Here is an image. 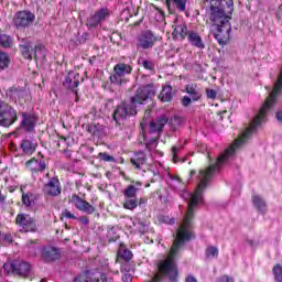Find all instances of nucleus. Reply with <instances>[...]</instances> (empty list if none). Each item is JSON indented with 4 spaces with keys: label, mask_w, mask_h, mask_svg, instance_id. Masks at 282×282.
<instances>
[{
    "label": "nucleus",
    "mask_w": 282,
    "mask_h": 282,
    "mask_svg": "<svg viewBox=\"0 0 282 282\" xmlns=\"http://www.w3.org/2000/svg\"><path fill=\"white\" fill-rule=\"evenodd\" d=\"M274 281L282 282V265L275 264L272 269Z\"/></svg>",
    "instance_id": "obj_38"
},
{
    "label": "nucleus",
    "mask_w": 282,
    "mask_h": 282,
    "mask_svg": "<svg viewBox=\"0 0 282 282\" xmlns=\"http://www.w3.org/2000/svg\"><path fill=\"white\" fill-rule=\"evenodd\" d=\"M80 86V74L70 70L67 76H65L62 87L66 89V91H72L73 94H76V90H78V87Z\"/></svg>",
    "instance_id": "obj_11"
},
{
    "label": "nucleus",
    "mask_w": 282,
    "mask_h": 282,
    "mask_svg": "<svg viewBox=\"0 0 282 282\" xmlns=\"http://www.w3.org/2000/svg\"><path fill=\"white\" fill-rule=\"evenodd\" d=\"M0 45L1 47H12V37L8 34L0 33Z\"/></svg>",
    "instance_id": "obj_35"
},
{
    "label": "nucleus",
    "mask_w": 282,
    "mask_h": 282,
    "mask_svg": "<svg viewBox=\"0 0 282 282\" xmlns=\"http://www.w3.org/2000/svg\"><path fill=\"white\" fill-rule=\"evenodd\" d=\"M108 243H116L118 239H120V235L118 234V229L113 226H108L107 231Z\"/></svg>",
    "instance_id": "obj_29"
},
{
    "label": "nucleus",
    "mask_w": 282,
    "mask_h": 282,
    "mask_svg": "<svg viewBox=\"0 0 282 282\" xmlns=\"http://www.w3.org/2000/svg\"><path fill=\"white\" fill-rule=\"evenodd\" d=\"M133 226H135L141 235L149 232V223L147 219L140 217L134 218Z\"/></svg>",
    "instance_id": "obj_27"
},
{
    "label": "nucleus",
    "mask_w": 282,
    "mask_h": 282,
    "mask_svg": "<svg viewBox=\"0 0 282 282\" xmlns=\"http://www.w3.org/2000/svg\"><path fill=\"white\" fill-rule=\"evenodd\" d=\"M28 252L31 257H36V245L34 241L28 243Z\"/></svg>",
    "instance_id": "obj_44"
},
{
    "label": "nucleus",
    "mask_w": 282,
    "mask_h": 282,
    "mask_svg": "<svg viewBox=\"0 0 282 282\" xmlns=\"http://www.w3.org/2000/svg\"><path fill=\"white\" fill-rule=\"evenodd\" d=\"M152 173H153V175H158V172H155V171H152Z\"/></svg>",
    "instance_id": "obj_63"
},
{
    "label": "nucleus",
    "mask_w": 282,
    "mask_h": 282,
    "mask_svg": "<svg viewBox=\"0 0 282 282\" xmlns=\"http://www.w3.org/2000/svg\"><path fill=\"white\" fill-rule=\"evenodd\" d=\"M159 98L162 102H171L173 100V87L165 86L162 88Z\"/></svg>",
    "instance_id": "obj_24"
},
{
    "label": "nucleus",
    "mask_w": 282,
    "mask_h": 282,
    "mask_svg": "<svg viewBox=\"0 0 282 282\" xmlns=\"http://www.w3.org/2000/svg\"><path fill=\"white\" fill-rule=\"evenodd\" d=\"M187 41L191 43V45H193V47H197L198 50H204L206 47V44H204V40H202L199 33L195 31L188 32Z\"/></svg>",
    "instance_id": "obj_21"
},
{
    "label": "nucleus",
    "mask_w": 282,
    "mask_h": 282,
    "mask_svg": "<svg viewBox=\"0 0 282 282\" xmlns=\"http://www.w3.org/2000/svg\"><path fill=\"white\" fill-rule=\"evenodd\" d=\"M133 72V67L126 63H119L113 67V74L110 75L109 80L112 85H124L127 79L124 76L131 74Z\"/></svg>",
    "instance_id": "obj_8"
},
{
    "label": "nucleus",
    "mask_w": 282,
    "mask_h": 282,
    "mask_svg": "<svg viewBox=\"0 0 282 282\" xmlns=\"http://www.w3.org/2000/svg\"><path fill=\"white\" fill-rule=\"evenodd\" d=\"M275 117H276V120H278L279 122H282V110H279V111L276 112Z\"/></svg>",
    "instance_id": "obj_56"
},
{
    "label": "nucleus",
    "mask_w": 282,
    "mask_h": 282,
    "mask_svg": "<svg viewBox=\"0 0 282 282\" xmlns=\"http://www.w3.org/2000/svg\"><path fill=\"white\" fill-rule=\"evenodd\" d=\"M164 128H162V126L160 123H158V121H152L150 123V133H161V131L163 130Z\"/></svg>",
    "instance_id": "obj_42"
},
{
    "label": "nucleus",
    "mask_w": 282,
    "mask_h": 282,
    "mask_svg": "<svg viewBox=\"0 0 282 282\" xmlns=\"http://www.w3.org/2000/svg\"><path fill=\"white\" fill-rule=\"evenodd\" d=\"M88 133H91L95 138H102V126L90 124L88 126Z\"/></svg>",
    "instance_id": "obj_30"
},
{
    "label": "nucleus",
    "mask_w": 282,
    "mask_h": 282,
    "mask_svg": "<svg viewBox=\"0 0 282 282\" xmlns=\"http://www.w3.org/2000/svg\"><path fill=\"white\" fill-rule=\"evenodd\" d=\"M6 202V196L0 193V204H3Z\"/></svg>",
    "instance_id": "obj_58"
},
{
    "label": "nucleus",
    "mask_w": 282,
    "mask_h": 282,
    "mask_svg": "<svg viewBox=\"0 0 282 282\" xmlns=\"http://www.w3.org/2000/svg\"><path fill=\"white\" fill-rule=\"evenodd\" d=\"M34 21H36V14L30 10L18 11L13 17V23L17 30L32 28V25H34Z\"/></svg>",
    "instance_id": "obj_7"
},
{
    "label": "nucleus",
    "mask_w": 282,
    "mask_h": 282,
    "mask_svg": "<svg viewBox=\"0 0 282 282\" xmlns=\"http://www.w3.org/2000/svg\"><path fill=\"white\" fill-rule=\"evenodd\" d=\"M19 120L17 109L10 106L8 102H0V127H12L14 122Z\"/></svg>",
    "instance_id": "obj_6"
},
{
    "label": "nucleus",
    "mask_w": 282,
    "mask_h": 282,
    "mask_svg": "<svg viewBox=\"0 0 282 282\" xmlns=\"http://www.w3.org/2000/svg\"><path fill=\"white\" fill-rule=\"evenodd\" d=\"M131 164L135 166V169L140 170L141 166H144L147 164V153L139 151L134 154V158L130 160Z\"/></svg>",
    "instance_id": "obj_23"
},
{
    "label": "nucleus",
    "mask_w": 282,
    "mask_h": 282,
    "mask_svg": "<svg viewBox=\"0 0 282 282\" xmlns=\"http://www.w3.org/2000/svg\"><path fill=\"white\" fill-rule=\"evenodd\" d=\"M205 254L207 259H217V257H219V249L215 246H210L206 249Z\"/></svg>",
    "instance_id": "obj_37"
},
{
    "label": "nucleus",
    "mask_w": 282,
    "mask_h": 282,
    "mask_svg": "<svg viewBox=\"0 0 282 282\" xmlns=\"http://www.w3.org/2000/svg\"><path fill=\"white\" fill-rule=\"evenodd\" d=\"M140 188L135 187V185H128V187L123 191V208L126 210H135L138 208V193Z\"/></svg>",
    "instance_id": "obj_9"
},
{
    "label": "nucleus",
    "mask_w": 282,
    "mask_h": 282,
    "mask_svg": "<svg viewBox=\"0 0 282 282\" xmlns=\"http://www.w3.org/2000/svg\"><path fill=\"white\" fill-rule=\"evenodd\" d=\"M206 96H207V98H210L212 100H215V98H217V90L207 88L206 89Z\"/></svg>",
    "instance_id": "obj_47"
},
{
    "label": "nucleus",
    "mask_w": 282,
    "mask_h": 282,
    "mask_svg": "<svg viewBox=\"0 0 282 282\" xmlns=\"http://www.w3.org/2000/svg\"><path fill=\"white\" fill-rule=\"evenodd\" d=\"M36 115L32 112H22V121L17 131H21V129H23L25 133H32V131H34L36 128Z\"/></svg>",
    "instance_id": "obj_12"
},
{
    "label": "nucleus",
    "mask_w": 282,
    "mask_h": 282,
    "mask_svg": "<svg viewBox=\"0 0 282 282\" xmlns=\"http://www.w3.org/2000/svg\"><path fill=\"white\" fill-rule=\"evenodd\" d=\"M235 11V2L232 0H209V21L217 25L215 39L219 45H226L230 40V19Z\"/></svg>",
    "instance_id": "obj_2"
},
{
    "label": "nucleus",
    "mask_w": 282,
    "mask_h": 282,
    "mask_svg": "<svg viewBox=\"0 0 282 282\" xmlns=\"http://www.w3.org/2000/svg\"><path fill=\"white\" fill-rule=\"evenodd\" d=\"M139 65H142V67H144V69H148V72H155V63H153V61H149V59H144L142 57H140L138 59Z\"/></svg>",
    "instance_id": "obj_33"
},
{
    "label": "nucleus",
    "mask_w": 282,
    "mask_h": 282,
    "mask_svg": "<svg viewBox=\"0 0 282 282\" xmlns=\"http://www.w3.org/2000/svg\"><path fill=\"white\" fill-rule=\"evenodd\" d=\"M62 191L63 188L61 187L58 177H51L43 188L44 195H48V197H58Z\"/></svg>",
    "instance_id": "obj_13"
},
{
    "label": "nucleus",
    "mask_w": 282,
    "mask_h": 282,
    "mask_svg": "<svg viewBox=\"0 0 282 282\" xmlns=\"http://www.w3.org/2000/svg\"><path fill=\"white\" fill-rule=\"evenodd\" d=\"M181 102H182L183 107H191V102H193V98L189 96H184L181 99Z\"/></svg>",
    "instance_id": "obj_48"
},
{
    "label": "nucleus",
    "mask_w": 282,
    "mask_h": 282,
    "mask_svg": "<svg viewBox=\"0 0 282 282\" xmlns=\"http://www.w3.org/2000/svg\"><path fill=\"white\" fill-rule=\"evenodd\" d=\"M15 224L22 228L23 232H36V221L28 214H18Z\"/></svg>",
    "instance_id": "obj_10"
},
{
    "label": "nucleus",
    "mask_w": 282,
    "mask_h": 282,
    "mask_svg": "<svg viewBox=\"0 0 282 282\" xmlns=\"http://www.w3.org/2000/svg\"><path fill=\"white\" fill-rule=\"evenodd\" d=\"M133 252L124 246H120L118 250V261H131Z\"/></svg>",
    "instance_id": "obj_26"
},
{
    "label": "nucleus",
    "mask_w": 282,
    "mask_h": 282,
    "mask_svg": "<svg viewBox=\"0 0 282 282\" xmlns=\"http://www.w3.org/2000/svg\"><path fill=\"white\" fill-rule=\"evenodd\" d=\"M121 263V273H129L133 270V265H131L130 261H119Z\"/></svg>",
    "instance_id": "obj_40"
},
{
    "label": "nucleus",
    "mask_w": 282,
    "mask_h": 282,
    "mask_svg": "<svg viewBox=\"0 0 282 282\" xmlns=\"http://www.w3.org/2000/svg\"><path fill=\"white\" fill-rule=\"evenodd\" d=\"M259 127H247L245 133L240 139H236L235 142L223 152L216 160L215 163L200 170L198 173V185L195 193L184 192L182 194L183 199L187 203V212L183 218V223L180 225L176 234H174V242L171 248L170 254L172 259L164 260L158 264L160 273H155L154 276L148 282H162V276H166L171 282H177L178 271L177 265L173 259L177 258L180 250L185 243H188L192 239H195V232L193 231V219H195V210L199 204L204 202V188L208 186L209 180L219 173V169L227 164L228 160L235 155L237 149L246 144V140L250 138L252 133L257 131Z\"/></svg>",
    "instance_id": "obj_1"
},
{
    "label": "nucleus",
    "mask_w": 282,
    "mask_h": 282,
    "mask_svg": "<svg viewBox=\"0 0 282 282\" xmlns=\"http://www.w3.org/2000/svg\"><path fill=\"white\" fill-rule=\"evenodd\" d=\"M3 270H4V272H7V273H10V270H11V272H12V263H4V264H3Z\"/></svg>",
    "instance_id": "obj_54"
},
{
    "label": "nucleus",
    "mask_w": 282,
    "mask_h": 282,
    "mask_svg": "<svg viewBox=\"0 0 282 282\" xmlns=\"http://www.w3.org/2000/svg\"><path fill=\"white\" fill-rule=\"evenodd\" d=\"M185 91L188 94L189 98H192L193 102H197V100H202V91L197 84H187L185 86Z\"/></svg>",
    "instance_id": "obj_22"
},
{
    "label": "nucleus",
    "mask_w": 282,
    "mask_h": 282,
    "mask_svg": "<svg viewBox=\"0 0 282 282\" xmlns=\"http://www.w3.org/2000/svg\"><path fill=\"white\" fill-rule=\"evenodd\" d=\"M188 0H164V3L169 10L170 14H173L175 12V9L178 10V12H186V2Z\"/></svg>",
    "instance_id": "obj_19"
},
{
    "label": "nucleus",
    "mask_w": 282,
    "mask_h": 282,
    "mask_svg": "<svg viewBox=\"0 0 282 282\" xmlns=\"http://www.w3.org/2000/svg\"><path fill=\"white\" fill-rule=\"evenodd\" d=\"M25 166L32 175H37L39 173H43L45 169H47V164L45 163V160H36V159H31L26 161Z\"/></svg>",
    "instance_id": "obj_17"
},
{
    "label": "nucleus",
    "mask_w": 282,
    "mask_h": 282,
    "mask_svg": "<svg viewBox=\"0 0 282 282\" xmlns=\"http://www.w3.org/2000/svg\"><path fill=\"white\" fill-rule=\"evenodd\" d=\"M138 206H140L141 208H144V206H147V198L138 199Z\"/></svg>",
    "instance_id": "obj_55"
},
{
    "label": "nucleus",
    "mask_w": 282,
    "mask_h": 282,
    "mask_svg": "<svg viewBox=\"0 0 282 282\" xmlns=\"http://www.w3.org/2000/svg\"><path fill=\"white\" fill-rule=\"evenodd\" d=\"M75 95V102H78L80 100V97H78V89L76 90V93H74Z\"/></svg>",
    "instance_id": "obj_57"
},
{
    "label": "nucleus",
    "mask_w": 282,
    "mask_h": 282,
    "mask_svg": "<svg viewBox=\"0 0 282 282\" xmlns=\"http://www.w3.org/2000/svg\"><path fill=\"white\" fill-rule=\"evenodd\" d=\"M72 202L74 203V206L77 208V210L86 213V215H94V213H96V207H93L89 202L80 198V196L76 194L72 196Z\"/></svg>",
    "instance_id": "obj_15"
},
{
    "label": "nucleus",
    "mask_w": 282,
    "mask_h": 282,
    "mask_svg": "<svg viewBox=\"0 0 282 282\" xmlns=\"http://www.w3.org/2000/svg\"><path fill=\"white\" fill-rule=\"evenodd\" d=\"M122 281L123 282H131V281H133V276L131 275V273H123Z\"/></svg>",
    "instance_id": "obj_52"
},
{
    "label": "nucleus",
    "mask_w": 282,
    "mask_h": 282,
    "mask_svg": "<svg viewBox=\"0 0 282 282\" xmlns=\"http://www.w3.org/2000/svg\"><path fill=\"white\" fill-rule=\"evenodd\" d=\"M193 175H195V170L191 171V177H193Z\"/></svg>",
    "instance_id": "obj_61"
},
{
    "label": "nucleus",
    "mask_w": 282,
    "mask_h": 282,
    "mask_svg": "<svg viewBox=\"0 0 282 282\" xmlns=\"http://www.w3.org/2000/svg\"><path fill=\"white\" fill-rule=\"evenodd\" d=\"M247 243H248L249 246H254V240L247 239Z\"/></svg>",
    "instance_id": "obj_59"
},
{
    "label": "nucleus",
    "mask_w": 282,
    "mask_h": 282,
    "mask_svg": "<svg viewBox=\"0 0 282 282\" xmlns=\"http://www.w3.org/2000/svg\"><path fill=\"white\" fill-rule=\"evenodd\" d=\"M10 67V56L8 53L0 51V69H8Z\"/></svg>",
    "instance_id": "obj_32"
},
{
    "label": "nucleus",
    "mask_w": 282,
    "mask_h": 282,
    "mask_svg": "<svg viewBox=\"0 0 282 282\" xmlns=\"http://www.w3.org/2000/svg\"><path fill=\"white\" fill-rule=\"evenodd\" d=\"M42 258L45 263H54V261H58L61 259V250L56 247H43L42 248Z\"/></svg>",
    "instance_id": "obj_16"
},
{
    "label": "nucleus",
    "mask_w": 282,
    "mask_h": 282,
    "mask_svg": "<svg viewBox=\"0 0 282 282\" xmlns=\"http://www.w3.org/2000/svg\"><path fill=\"white\" fill-rule=\"evenodd\" d=\"M155 96V87L152 84L139 87L129 100H124L113 111L112 118L120 127L130 116H138V106L147 105Z\"/></svg>",
    "instance_id": "obj_3"
},
{
    "label": "nucleus",
    "mask_w": 282,
    "mask_h": 282,
    "mask_svg": "<svg viewBox=\"0 0 282 282\" xmlns=\"http://www.w3.org/2000/svg\"><path fill=\"white\" fill-rule=\"evenodd\" d=\"M145 147L149 151H153V149H155L158 147V139L156 138H153V139H150L147 143H145Z\"/></svg>",
    "instance_id": "obj_45"
},
{
    "label": "nucleus",
    "mask_w": 282,
    "mask_h": 282,
    "mask_svg": "<svg viewBox=\"0 0 282 282\" xmlns=\"http://www.w3.org/2000/svg\"><path fill=\"white\" fill-rule=\"evenodd\" d=\"M159 12H160V14H161L162 19H164V11L159 10Z\"/></svg>",
    "instance_id": "obj_60"
},
{
    "label": "nucleus",
    "mask_w": 282,
    "mask_h": 282,
    "mask_svg": "<svg viewBox=\"0 0 282 282\" xmlns=\"http://www.w3.org/2000/svg\"><path fill=\"white\" fill-rule=\"evenodd\" d=\"M135 185H137V186H142V183L137 182Z\"/></svg>",
    "instance_id": "obj_62"
},
{
    "label": "nucleus",
    "mask_w": 282,
    "mask_h": 282,
    "mask_svg": "<svg viewBox=\"0 0 282 282\" xmlns=\"http://www.w3.org/2000/svg\"><path fill=\"white\" fill-rule=\"evenodd\" d=\"M101 162H116V158L109 155L107 152H100L97 156Z\"/></svg>",
    "instance_id": "obj_41"
},
{
    "label": "nucleus",
    "mask_w": 282,
    "mask_h": 282,
    "mask_svg": "<svg viewBox=\"0 0 282 282\" xmlns=\"http://www.w3.org/2000/svg\"><path fill=\"white\" fill-rule=\"evenodd\" d=\"M159 37L155 32L151 30L142 31L140 34L135 36V48L137 52L142 54V52H149L152 47H155V43H158Z\"/></svg>",
    "instance_id": "obj_4"
},
{
    "label": "nucleus",
    "mask_w": 282,
    "mask_h": 282,
    "mask_svg": "<svg viewBox=\"0 0 282 282\" xmlns=\"http://www.w3.org/2000/svg\"><path fill=\"white\" fill-rule=\"evenodd\" d=\"M20 147L23 153L26 154H32V152L34 151V143L31 140H22Z\"/></svg>",
    "instance_id": "obj_31"
},
{
    "label": "nucleus",
    "mask_w": 282,
    "mask_h": 282,
    "mask_svg": "<svg viewBox=\"0 0 282 282\" xmlns=\"http://www.w3.org/2000/svg\"><path fill=\"white\" fill-rule=\"evenodd\" d=\"M40 282H47L45 279L41 280Z\"/></svg>",
    "instance_id": "obj_64"
},
{
    "label": "nucleus",
    "mask_w": 282,
    "mask_h": 282,
    "mask_svg": "<svg viewBox=\"0 0 282 282\" xmlns=\"http://www.w3.org/2000/svg\"><path fill=\"white\" fill-rule=\"evenodd\" d=\"M20 50L23 58L26 61H32V58H34V61H39V55L34 51V44L32 41L23 39L20 44Z\"/></svg>",
    "instance_id": "obj_14"
},
{
    "label": "nucleus",
    "mask_w": 282,
    "mask_h": 282,
    "mask_svg": "<svg viewBox=\"0 0 282 282\" xmlns=\"http://www.w3.org/2000/svg\"><path fill=\"white\" fill-rule=\"evenodd\" d=\"M110 18L111 10H109V8H99L89 14L86 20V28H88V30H96V28H99L102 23L109 21Z\"/></svg>",
    "instance_id": "obj_5"
},
{
    "label": "nucleus",
    "mask_w": 282,
    "mask_h": 282,
    "mask_svg": "<svg viewBox=\"0 0 282 282\" xmlns=\"http://www.w3.org/2000/svg\"><path fill=\"white\" fill-rule=\"evenodd\" d=\"M181 149H182V147H173L172 148L173 162H180V158L177 156V153H180Z\"/></svg>",
    "instance_id": "obj_46"
},
{
    "label": "nucleus",
    "mask_w": 282,
    "mask_h": 282,
    "mask_svg": "<svg viewBox=\"0 0 282 282\" xmlns=\"http://www.w3.org/2000/svg\"><path fill=\"white\" fill-rule=\"evenodd\" d=\"M12 274H18L19 276H28L30 274V262H24L15 260L12 262Z\"/></svg>",
    "instance_id": "obj_18"
},
{
    "label": "nucleus",
    "mask_w": 282,
    "mask_h": 282,
    "mask_svg": "<svg viewBox=\"0 0 282 282\" xmlns=\"http://www.w3.org/2000/svg\"><path fill=\"white\" fill-rule=\"evenodd\" d=\"M62 215H63V217H66V219H76V216L74 215V214H72V212H69V210H64L63 213H62Z\"/></svg>",
    "instance_id": "obj_50"
},
{
    "label": "nucleus",
    "mask_w": 282,
    "mask_h": 282,
    "mask_svg": "<svg viewBox=\"0 0 282 282\" xmlns=\"http://www.w3.org/2000/svg\"><path fill=\"white\" fill-rule=\"evenodd\" d=\"M7 98L11 100V102H17L18 100H23L25 98V89L21 87H11L7 90Z\"/></svg>",
    "instance_id": "obj_20"
},
{
    "label": "nucleus",
    "mask_w": 282,
    "mask_h": 282,
    "mask_svg": "<svg viewBox=\"0 0 282 282\" xmlns=\"http://www.w3.org/2000/svg\"><path fill=\"white\" fill-rule=\"evenodd\" d=\"M253 206L257 208L259 213H265L268 205L265 204V200L261 196L254 195L252 197Z\"/></svg>",
    "instance_id": "obj_28"
},
{
    "label": "nucleus",
    "mask_w": 282,
    "mask_h": 282,
    "mask_svg": "<svg viewBox=\"0 0 282 282\" xmlns=\"http://www.w3.org/2000/svg\"><path fill=\"white\" fill-rule=\"evenodd\" d=\"M217 282H235V280L228 275H223Z\"/></svg>",
    "instance_id": "obj_51"
},
{
    "label": "nucleus",
    "mask_w": 282,
    "mask_h": 282,
    "mask_svg": "<svg viewBox=\"0 0 282 282\" xmlns=\"http://www.w3.org/2000/svg\"><path fill=\"white\" fill-rule=\"evenodd\" d=\"M95 276H98V273L91 278H89L87 273H84L76 276L73 282H89V281L91 282V279H95Z\"/></svg>",
    "instance_id": "obj_39"
},
{
    "label": "nucleus",
    "mask_w": 282,
    "mask_h": 282,
    "mask_svg": "<svg viewBox=\"0 0 282 282\" xmlns=\"http://www.w3.org/2000/svg\"><path fill=\"white\" fill-rule=\"evenodd\" d=\"M22 203L24 206L30 207L32 204H34V194L31 192H28L26 194H22Z\"/></svg>",
    "instance_id": "obj_36"
},
{
    "label": "nucleus",
    "mask_w": 282,
    "mask_h": 282,
    "mask_svg": "<svg viewBox=\"0 0 282 282\" xmlns=\"http://www.w3.org/2000/svg\"><path fill=\"white\" fill-rule=\"evenodd\" d=\"M188 26H186V24H181V25H177L175 26L173 33H172V36L174 39H177V36H180V39L182 41H184V39H186V36H188Z\"/></svg>",
    "instance_id": "obj_25"
},
{
    "label": "nucleus",
    "mask_w": 282,
    "mask_h": 282,
    "mask_svg": "<svg viewBox=\"0 0 282 282\" xmlns=\"http://www.w3.org/2000/svg\"><path fill=\"white\" fill-rule=\"evenodd\" d=\"M78 221H80V224H83V226H88L89 218L87 216H82L78 218Z\"/></svg>",
    "instance_id": "obj_53"
},
{
    "label": "nucleus",
    "mask_w": 282,
    "mask_h": 282,
    "mask_svg": "<svg viewBox=\"0 0 282 282\" xmlns=\"http://www.w3.org/2000/svg\"><path fill=\"white\" fill-rule=\"evenodd\" d=\"M34 52L37 55V61H45V56L47 54V51L45 50V46L43 44H37L34 46Z\"/></svg>",
    "instance_id": "obj_34"
},
{
    "label": "nucleus",
    "mask_w": 282,
    "mask_h": 282,
    "mask_svg": "<svg viewBox=\"0 0 282 282\" xmlns=\"http://www.w3.org/2000/svg\"><path fill=\"white\" fill-rule=\"evenodd\" d=\"M91 282H111V280L107 279V274L105 273H97L95 278L90 280Z\"/></svg>",
    "instance_id": "obj_43"
},
{
    "label": "nucleus",
    "mask_w": 282,
    "mask_h": 282,
    "mask_svg": "<svg viewBox=\"0 0 282 282\" xmlns=\"http://www.w3.org/2000/svg\"><path fill=\"white\" fill-rule=\"evenodd\" d=\"M169 122V119H166L164 116H161L158 118L156 123L161 126V128L164 129V124Z\"/></svg>",
    "instance_id": "obj_49"
}]
</instances>
